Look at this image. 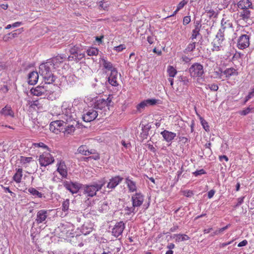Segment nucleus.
Segmentation results:
<instances>
[{
	"instance_id": "56",
	"label": "nucleus",
	"mask_w": 254,
	"mask_h": 254,
	"mask_svg": "<svg viewBox=\"0 0 254 254\" xmlns=\"http://www.w3.org/2000/svg\"><path fill=\"white\" fill-rule=\"evenodd\" d=\"M147 146L148 148L152 152L155 153L156 152V149L155 147L153 146V145L151 144H147Z\"/></svg>"
},
{
	"instance_id": "33",
	"label": "nucleus",
	"mask_w": 254,
	"mask_h": 254,
	"mask_svg": "<svg viewBox=\"0 0 254 254\" xmlns=\"http://www.w3.org/2000/svg\"><path fill=\"white\" fill-rule=\"evenodd\" d=\"M213 76L215 78H218L224 80L223 79V71L221 68L218 69L213 72Z\"/></svg>"
},
{
	"instance_id": "35",
	"label": "nucleus",
	"mask_w": 254,
	"mask_h": 254,
	"mask_svg": "<svg viewBox=\"0 0 254 254\" xmlns=\"http://www.w3.org/2000/svg\"><path fill=\"white\" fill-rule=\"evenodd\" d=\"M53 124L55 125V126H58V128L61 129V130L62 131L64 126H66V123H65V122H63L62 121V119H60L59 120L53 121Z\"/></svg>"
},
{
	"instance_id": "18",
	"label": "nucleus",
	"mask_w": 254,
	"mask_h": 254,
	"mask_svg": "<svg viewBox=\"0 0 254 254\" xmlns=\"http://www.w3.org/2000/svg\"><path fill=\"white\" fill-rule=\"evenodd\" d=\"M160 134L162 135L164 139L168 142L172 141L176 136V133L164 130L161 132Z\"/></svg>"
},
{
	"instance_id": "24",
	"label": "nucleus",
	"mask_w": 254,
	"mask_h": 254,
	"mask_svg": "<svg viewBox=\"0 0 254 254\" xmlns=\"http://www.w3.org/2000/svg\"><path fill=\"white\" fill-rule=\"evenodd\" d=\"M125 183L127 184L128 190L130 192H134L137 190L136 183L130 179L129 177L126 178Z\"/></svg>"
},
{
	"instance_id": "52",
	"label": "nucleus",
	"mask_w": 254,
	"mask_h": 254,
	"mask_svg": "<svg viewBox=\"0 0 254 254\" xmlns=\"http://www.w3.org/2000/svg\"><path fill=\"white\" fill-rule=\"evenodd\" d=\"M208 86L210 89L212 91H216L218 89V86L217 84H212L210 85H208Z\"/></svg>"
},
{
	"instance_id": "54",
	"label": "nucleus",
	"mask_w": 254,
	"mask_h": 254,
	"mask_svg": "<svg viewBox=\"0 0 254 254\" xmlns=\"http://www.w3.org/2000/svg\"><path fill=\"white\" fill-rule=\"evenodd\" d=\"M35 145L36 146H37V147H42V148H46V149L48 148V146L43 142L35 143Z\"/></svg>"
},
{
	"instance_id": "63",
	"label": "nucleus",
	"mask_w": 254,
	"mask_h": 254,
	"mask_svg": "<svg viewBox=\"0 0 254 254\" xmlns=\"http://www.w3.org/2000/svg\"><path fill=\"white\" fill-rule=\"evenodd\" d=\"M219 158L220 161H222L223 159H224L226 161H228L229 159L226 155H221L219 156Z\"/></svg>"
},
{
	"instance_id": "32",
	"label": "nucleus",
	"mask_w": 254,
	"mask_h": 254,
	"mask_svg": "<svg viewBox=\"0 0 254 254\" xmlns=\"http://www.w3.org/2000/svg\"><path fill=\"white\" fill-rule=\"evenodd\" d=\"M28 191L32 195L37 196L39 198H42L43 196V194L38 191L34 188H30L28 189Z\"/></svg>"
},
{
	"instance_id": "25",
	"label": "nucleus",
	"mask_w": 254,
	"mask_h": 254,
	"mask_svg": "<svg viewBox=\"0 0 254 254\" xmlns=\"http://www.w3.org/2000/svg\"><path fill=\"white\" fill-rule=\"evenodd\" d=\"M77 151L79 153L85 156L93 154L95 152V150H89L86 145H81L79 146L77 149Z\"/></svg>"
},
{
	"instance_id": "8",
	"label": "nucleus",
	"mask_w": 254,
	"mask_h": 254,
	"mask_svg": "<svg viewBox=\"0 0 254 254\" xmlns=\"http://www.w3.org/2000/svg\"><path fill=\"white\" fill-rule=\"evenodd\" d=\"M64 187L72 194L77 193L81 190L82 185L77 182L64 181L63 182Z\"/></svg>"
},
{
	"instance_id": "37",
	"label": "nucleus",
	"mask_w": 254,
	"mask_h": 254,
	"mask_svg": "<svg viewBox=\"0 0 254 254\" xmlns=\"http://www.w3.org/2000/svg\"><path fill=\"white\" fill-rule=\"evenodd\" d=\"M195 42H192L190 43L185 50V52H192L195 48Z\"/></svg>"
},
{
	"instance_id": "23",
	"label": "nucleus",
	"mask_w": 254,
	"mask_h": 254,
	"mask_svg": "<svg viewBox=\"0 0 254 254\" xmlns=\"http://www.w3.org/2000/svg\"><path fill=\"white\" fill-rule=\"evenodd\" d=\"M57 171L63 178H65L67 177V168L64 162H60V163L58 164Z\"/></svg>"
},
{
	"instance_id": "19",
	"label": "nucleus",
	"mask_w": 254,
	"mask_h": 254,
	"mask_svg": "<svg viewBox=\"0 0 254 254\" xmlns=\"http://www.w3.org/2000/svg\"><path fill=\"white\" fill-rule=\"evenodd\" d=\"M195 28L192 30L191 36L190 39L193 41L196 39L197 36L199 35V31L201 27V22L199 20H197L194 22Z\"/></svg>"
},
{
	"instance_id": "49",
	"label": "nucleus",
	"mask_w": 254,
	"mask_h": 254,
	"mask_svg": "<svg viewBox=\"0 0 254 254\" xmlns=\"http://www.w3.org/2000/svg\"><path fill=\"white\" fill-rule=\"evenodd\" d=\"M205 11L207 12L208 16L211 17L212 16H215V12L213 9H208V7L206 8Z\"/></svg>"
},
{
	"instance_id": "57",
	"label": "nucleus",
	"mask_w": 254,
	"mask_h": 254,
	"mask_svg": "<svg viewBox=\"0 0 254 254\" xmlns=\"http://www.w3.org/2000/svg\"><path fill=\"white\" fill-rule=\"evenodd\" d=\"M17 31H18L19 32H20V29H17L16 30H15L13 32H11V33H9V35L13 37V38H14L15 37L17 36V33L16 32Z\"/></svg>"
},
{
	"instance_id": "7",
	"label": "nucleus",
	"mask_w": 254,
	"mask_h": 254,
	"mask_svg": "<svg viewBox=\"0 0 254 254\" xmlns=\"http://www.w3.org/2000/svg\"><path fill=\"white\" fill-rule=\"evenodd\" d=\"M189 71L191 77H201L204 73L203 66L199 63H194L190 67Z\"/></svg>"
},
{
	"instance_id": "61",
	"label": "nucleus",
	"mask_w": 254,
	"mask_h": 254,
	"mask_svg": "<svg viewBox=\"0 0 254 254\" xmlns=\"http://www.w3.org/2000/svg\"><path fill=\"white\" fill-rule=\"evenodd\" d=\"M244 198H245V196H242L241 197H239L237 199V200H238L237 203L238 204V205H241L243 203Z\"/></svg>"
},
{
	"instance_id": "28",
	"label": "nucleus",
	"mask_w": 254,
	"mask_h": 254,
	"mask_svg": "<svg viewBox=\"0 0 254 254\" xmlns=\"http://www.w3.org/2000/svg\"><path fill=\"white\" fill-rule=\"evenodd\" d=\"M224 75L226 78H228L232 76L238 75V72L233 67L228 68L223 71Z\"/></svg>"
},
{
	"instance_id": "38",
	"label": "nucleus",
	"mask_w": 254,
	"mask_h": 254,
	"mask_svg": "<svg viewBox=\"0 0 254 254\" xmlns=\"http://www.w3.org/2000/svg\"><path fill=\"white\" fill-rule=\"evenodd\" d=\"M50 130L51 131H52V132H55L57 134L58 133V132H61L62 131L61 130V129L60 128H58V126H55V125H54L53 124V122H52L50 125Z\"/></svg>"
},
{
	"instance_id": "58",
	"label": "nucleus",
	"mask_w": 254,
	"mask_h": 254,
	"mask_svg": "<svg viewBox=\"0 0 254 254\" xmlns=\"http://www.w3.org/2000/svg\"><path fill=\"white\" fill-rule=\"evenodd\" d=\"M205 63L206 66H211L213 64V61L210 59H207L206 60Z\"/></svg>"
},
{
	"instance_id": "50",
	"label": "nucleus",
	"mask_w": 254,
	"mask_h": 254,
	"mask_svg": "<svg viewBox=\"0 0 254 254\" xmlns=\"http://www.w3.org/2000/svg\"><path fill=\"white\" fill-rule=\"evenodd\" d=\"M206 173L205 171L203 169H200L199 170H197L193 173V174L195 176H197L199 175H201L202 174H205Z\"/></svg>"
},
{
	"instance_id": "60",
	"label": "nucleus",
	"mask_w": 254,
	"mask_h": 254,
	"mask_svg": "<svg viewBox=\"0 0 254 254\" xmlns=\"http://www.w3.org/2000/svg\"><path fill=\"white\" fill-rule=\"evenodd\" d=\"M184 195L187 197H191L193 195V192L191 190H188L184 192Z\"/></svg>"
},
{
	"instance_id": "43",
	"label": "nucleus",
	"mask_w": 254,
	"mask_h": 254,
	"mask_svg": "<svg viewBox=\"0 0 254 254\" xmlns=\"http://www.w3.org/2000/svg\"><path fill=\"white\" fill-rule=\"evenodd\" d=\"M146 106H147L145 100H144L137 105L136 108H137V111H138L139 112H140L141 110L142 109H144L145 108V107Z\"/></svg>"
},
{
	"instance_id": "36",
	"label": "nucleus",
	"mask_w": 254,
	"mask_h": 254,
	"mask_svg": "<svg viewBox=\"0 0 254 254\" xmlns=\"http://www.w3.org/2000/svg\"><path fill=\"white\" fill-rule=\"evenodd\" d=\"M98 49L94 47L90 48L86 51L87 55L89 56H96L98 54Z\"/></svg>"
},
{
	"instance_id": "22",
	"label": "nucleus",
	"mask_w": 254,
	"mask_h": 254,
	"mask_svg": "<svg viewBox=\"0 0 254 254\" xmlns=\"http://www.w3.org/2000/svg\"><path fill=\"white\" fill-rule=\"evenodd\" d=\"M100 62L102 63L103 68L110 72H113V70H117L113 65V64L109 61H107L104 58H101L100 60Z\"/></svg>"
},
{
	"instance_id": "41",
	"label": "nucleus",
	"mask_w": 254,
	"mask_h": 254,
	"mask_svg": "<svg viewBox=\"0 0 254 254\" xmlns=\"http://www.w3.org/2000/svg\"><path fill=\"white\" fill-rule=\"evenodd\" d=\"M145 101L146 103L147 106H152L156 104L158 102L159 100H157L155 99H148L145 100Z\"/></svg>"
},
{
	"instance_id": "39",
	"label": "nucleus",
	"mask_w": 254,
	"mask_h": 254,
	"mask_svg": "<svg viewBox=\"0 0 254 254\" xmlns=\"http://www.w3.org/2000/svg\"><path fill=\"white\" fill-rule=\"evenodd\" d=\"M108 209V203L107 201H104L102 203L99 207V210L102 212L107 211Z\"/></svg>"
},
{
	"instance_id": "2",
	"label": "nucleus",
	"mask_w": 254,
	"mask_h": 254,
	"mask_svg": "<svg viewBox=\"0 0 254 254\" xmlns=\"http://www.w3.org/2000/svg\"><path fill=\"white\" fill-rule=\"evenodd\" d=\"M105 184V180L102 179L89 184L82 185L81 190L86 197H92L96 195L97 192L101 190Z\"/></svg>"
},
{
	"instance_id": "27",
	"label": "nucleus",
	"mask_w": 254,
	"mask_h": 254,
	"mask_svg": "<svg viewBox=\"0 0 254 254\" xmlns=\"http://www.w3.org/2000/svg\"><path fill=\"white\" fill-rule=\"evenodd\" d=\"M0 114L4 116H8L11 117H14V113L12 111L11 107L8 105H6L1 110Z\"/></svg>"
},
{
	"instance_id": "64",
	"label": "nucleus",
	"mask_w": 254,
	"mask_h": 254,
	"mask_svg": "<svg viewBox=\"0 0 254 254\" xmlns=\"http://www.w3.org/2000/svg\"><path fill=\"white\" fill-rule=\"evenodd\" d=\"M147 40L150 44H152L154 42V38L152 36H148Z\"/></svg>"
},
{
	"instance_id": "4",
	"label": "nucleus",
	"mask_w": 254,
	"mask_h": 254,
	"mask_svg": "<svg viewBox=\"0 0 254 254\" xmlns=\"http://www.w3.org/2000/svg\"><path fill=\"white\" fill-rule=\"evenodd\" d=\"M112 103V98L109 96L106 99H100L98 100L94 104V108L96 111H99V114L103 117L106 115L107 112L109 111V107Z\"/></svg>"
},
{
	"instance_id": "21",
	"label": "nucleus",
	"mask_w": 254,
	"mask_h": 254,
	"mask_svg": "<svg viewBox=\"0 0 254 254\" xmlns=\"http://www.w3.org/2000/svg\"><path fill=\"white\" fill-rule=\"evenodd\" d=\"M77 122H71L70 123L66 124V126H64L62 132L66 134H70L74 132L75 126H77Z\"/></svg>"
},
{
	"instance_id": "44",
	"label": "nucleus",
	"mask_w": 254,
	"mask_h": 254,
	"mask_svg": "<svg viewBox=\"0 0 254 254\" xmlns=\"http://www.w3.org/2000/svg\"><path fill=\"white\" fill-rule=\"evenodd\" d=\"M69 205V199H66L64 201L62 204V210L64 211H67L68 209Z\"/></svg>"
},
{
	"instance_id": "59",
	"label": "nucleus",
	"mask_w": 254,
	"mask_h": 254,
	"mask_svg": "<svg viewBox=\"0 0 254 254\" xmlns=\"http://www.w3.org/2000/svg\"><path fill=\"white\" fill-rule=\"evenodd\" d=\"M215 191L213 190H211L208 192V197L209 198H212L214 195Z\"/></svg>"
},
{
	"instance_id": "17",
	"label": "nucleus",
	"mask_w": 254,
	"mask_h": 254,
	"mask_svg": "<svg viewBox=\"0 0 254 254\" xmlns=\"http://www.w3.org/2000/svg\"><path fill=\"white\" fill-rule=\"evenodd\" d=\"M123 180V178L116 176L114 177H112L110 179L108 182L107 188L108 189H115L120 183H121Z\"/></svg>"
},
{
	"instance_id": "48",
	"label": "nucleus",
	"mask_w": 254,
	"mask_h": 254,
	"mask_svg": "<svg viewBox=\"0 0 254 254\" xmlns=\"http://www.w3.org/2000/svg\"><path fill=\"white\" fill-rule=\"evenodd\" d=\"M126 46L124 44H121L119 46L115 47L114 50L117 52H122L123 50L126 49Z\"/></svg>"
},
{
	"instance_id": "12",
	"label": "nucleus",
	"mask_w": 254,
	"mask_h": 254,
	"mask_svg": "<svg viewBox=\"0 0 254 254\" xmlns=\"http://www.w3.org/2000/svg\"><path fill=\"white\" fill-rule=\"evenodd\" d=\"M51 211L50 210L42 209L39 210L36 214V217L35 222L39 225L40 224H46L47 222L48 214Z\"/></svg>"
},
{
	"instance_id": "51",
	"label": "nucleus",
	"mask_w": 254,
	"mask_h": 254,
	"mask_svg": "<svg viewBox=\"0 0 254 254\" xmlns=\"http://www.w3.org/2000/svg\"><path fill=\"white\" fill-rule=\"evenodd\" d=\"M190 22V16H186L183 19V24L186 25Z\"/></svg>"
},
{
	"instance_id": "5",
	"label": "nucleus",
	"mask_w": 254,
	"mask_h": 254,
	"mask_svg": "<svg viewBox=\"0 0 254 254\" xmlns=\"http://www.w3.org/2000/svg\"><path fill=\"white\" fill-rule=\"evenodd\" d=\"M238 7L242 11L239 12L240 17L244 20H247L250 18L251 11L253 9L252 3L249 0H241L238 2Z\"/></svg>"
},
{
	"instance_id": "14",
	"label": "nucleus",
	"mask_w": 254,
	"mask_h": 254,
	"mask_svg": "<svg viewBox=\"0 0 254 254\" xmlns=\"http://www.w3.org/2000/svg\"><path fill=\"white\" fill-rule=\"evenodd\" d=\"M125 228V223L123 221L117 223L112 229L113 235L116 237H118L122 235Z\"/></svg>"
},
{
	"instance_id": "30",
	"label": "nucleus",
	"mask_w": 254,
	"mask_h": 254,
	"mask_svg": "<svg viewBox=\"0 0 254 254\" xmlns=\"http://www.w3.org/2000/svg\"><path fill=\"white\" fill-rule=\"evenodd\" d=\"M22 177V169L19 168L17 170L16 173L13 176V179L15 182L17 183H19L21 182Z\"/></svg>"
},
{
	"instance_id": "29",
	"label": "nucleus",
	"mask_w": 254,
	"mask_h": 254,
	"mask_svg": "<svg viewBox=\"0 0 254 254\" xmlns=\"http://www.w3.org/2000/svg\"><path fill=\"white\" fill-rule=\"evenodd\" d=\"M221 28L220 29H223V32H224L226 29L230 28L232 27V23L226 17L223 18L221 22Z\"/></svg>"
},
{
	"instance_id": "31",
	"label": "nucleus",
	"mask_w": 254,
	"mask_h": 254,
	"mask_svg": "<svg viewBox=\"0 0 254 254\" xmlns=\"http://www.w3.org/2000/svg\"><path fill=\"white\" fill-rule=\"evenodd\" d=\"M174 236L176 237V241L178 242L185 241L190 239V237L185 234H175Z\"/></svg>"
},
{
	"instance_id": "40",
	"label": "nucleus",
	"mask_w": 254,
	"mask_h": 254,
	"mask_svg": "<svg viewBox=\"0 0 254 254\" xmlns=\"http://www.w3.org/2000/svg\"><path fill=\"white\" fill-rule=\"evenodd\" d=\"M178 80L183 83L184 85H188L190 83V80L187 76H180L178 77Z\"/></svg>"
},
{
	"instance_id": "20",
	"label": "nucleus",
	"mask_w": 254,
	"mask_h": 254,
	"mask_svg": "<svg viewBox=\"0 0 254 254\" xmlns=\"http://www.w3.org/2000/svg\"><path fill=\"white\" fill-rule=\"evenodd\" d=\"M65 58L64 56H57L56 57H54L51 60L48 61L51 64V66L54 68H56L58 66V65L61 63H63V60Z\"/></svg>"
},
{
	"instance_id": "16",
	"label": "nucleus",
	"mask_w": 254,
	"mask_h": 254,
	"mask_svg": "<svg viewBox=\"0 0 254 254\" xmlns=\"http://www.w3.org/2000/svg\"><path fill=\"white\" fill-rule=\"evenodd\" d=\"M131 200L134 206L139 207L143 202L144 196L140 192L136 193L132 196Z\"/></svg>"
},
{
	"instance_id": "42",
	"label": "nucleus",
	"mask_w": 254,
	"mask_h": 254,
	"mask_svg": "<svg viewBox=\"0 0 254 254\" xmlns=\"http://www.w3.org/2000/svg\"><path fill=\"white\" fill-rule=\"evenodd\" d=\"M136 206H134L132 205V206L131 207H127L125 208V211H126V214L129 215L131 213H135L137 210H135Z\"/></svg>"
},
{
	"instance_id": "47",
	"label": "nucleus",
	"mask_w": 254,
	"mask_h": 254,
	"mask_svg": "<svg viewBox=\"0 0 254 254\" xmlns=\"http://www.w3.org/2000/svg\"><path fill=\"white\" fill-rule=\"evenodd\" d=\"M188 0H183L181 1L177 6V10H180L181 9L184 7V6L187 4Z\"/></svg>"
},
{
	"instance_id": "34",
	"label": "nucleus",
	"mask_w": 254,
	"mask_h": 254,
	"mask_svg": "<svg viewBox=\"0 0 254 254\" xmlns=\"http://www.w3.org/2000/svg\"><path fill=\"white\" fill-rule=\"evenodd\" d=\"M176 69L173 66H169L167 69V73L170 77H174L177 74Z\"/></svg>"
},
{
	"instance_id": "62",
	"label": "nucleus",
	"mask_w": 254,
	"mask_h": 254,
	"mask_svg": "<svg viewBox=\"0 0 254 254\" xmlns=\"http://www.w3.org/2000/svg\"><path fill=\"white\" fill-rule=\"evenodd\" d=\"M22 160L24 163H29L32 160V158L30 157H24V158Z\"/></svg>"
},
{
	"instance_id": "13",
	"label": "nucleus",
	"mask_w": 254,
	"mask_h": 254,
	"mask_svg": "<svg viewBox=\"0 0 254 254\" xmlns=\"http://www.w3.org/2000/svg\"><path fill=\"white\" fill-rule=\"evenodd\" d=\"M250 45L249 36L247 35H242L238 40L237 47L240 49H244Z\"/></svg>"
},
{
	"instance_id": "26",
	"label": "nucleus",
	"mask_w": 254,
	"mask_h": 254,
	"mask_svg": "<svg viewBox=\"0 0 254 254\" xmlns=\"http://www.w3.org/2000/svg\"><path fill=\"white\" fill-rule=\"evenodd\" d=\"M39 78V75L36 71H32L28 75V83L31 85L36 84Z\"/></svg>"
},
{
	"instance_id": "53",
	"label": "nucleus",
	"mask_w": 254,
	"mask_h": 254,
	"mask_svg": "<svg viewBox=\"0 0 254 254\" xmlns=\"http://www.w3.org/2000/svg\"><path fill=\"white\" fill-rule=\"evenodd\" d=\"M201 124H202V126H203V128H204V129H205L206 131H207V130H208V129H209V128H209V126H208V125L207 123L205 121H204V120H202V121H201Z\"/></svg>"
},
{
	"instance_id": "15",
	"label": "nucleus",
	"mask_w": 254,
	"mask_h": 254,
	"mask_svg": "<svg viewBox=\"0 0 254 254\" xmlns=\"http://www.w3.org/2000/svg\"><path fill=\"white\" fill-rule=\"evenodd\" d=\"M118 76V72L117 70H113V72H110L109 75H107L106 78L107 80L106 81V83L107 81L113 86H117L118 85V82L117 81V77Z\"/></svg>"
},
{
	"instance_id": "55",
	"label": "nucleus",
	"mask_w": 254,
	"mask_h": 254,
	"mask_svg": "<svg viewBox=\"0 0 254 254\" xmlns=\"http://www.w3.org/2000/svg\"><path fill=\"white\" fill-rule=\"evenodd\" d=\"M247 244H248V241L246 240H244L238 244V247H241L245 246Z\"/></svg>"
},
{
	"instance_id": "3",
	"label": "nucleus",
	"mask_w": 254,
	"mask_h": 254,
	"mask_svg": "<svg viewBox=\"0 0 254 254\" xmlns=\"http://www.w3.org/2000/svg\"><path fill=\"white\" fill-rule=\"evenodd\" d=\"M52 67L50 62L42 64L39 66V73L42 76L45 84H50L55 81L56 77L52 72Z\"/></svg>"
},
{
	"instance_id": "46",
	"label": "nucleus",
	"mask_w": 254,
	"mask_h": 254,
	"mask_svg": "<svg viewBox=\"0 0 254 254\" xmlns=\"http://www.w3.org/2000/svg\"><path fill=\"white\" fill-rule=\"evenodd\" d=\"M252 110V108H251L250 107H249L245 109L244 110L240 111L239 114L241 115L246 116V115H248L249 113H250Z\"/></svg>"
},
{
	"instance_id": "45",
	"label": "nucleus",
	"mask_w": 254,
	"mask_h": 254,
	"mask_svg": "<svg viewBox=\"0 0 254 254\" xmlns=\"http://www.w3.org/2000/svg\"><path fill=\"white\" fill-rule=\"evenodd\" d=\"M21 25H22L21 22H16L13 24H8L5 27V29H8L11 28H15L20 26Z\"/></svg>"
},
{
	"instance_id": "10",
	"label": "nucleus",
	"mask_w": 254,
	"mask_h": 254,
	"mask_svg": "<svg viewBox=\"0 0 254 254\" xmlns=\"http://www.w3.org/2000/svg\"><path fill=\"white\" fill-rule=\"evenodd\" d=\"M99 112V111H96L94 108L86 110L82 115V119L85 122H90L97 117Z\"/></svg>"
},
{
	"instance_id": "11",
	"label": "nucleus",
	"mask_w": 254,
	"mask_h": 254,
	"mask_svg": "<svg viewBox=\"0 0 254 254\" xmlns=\"http://www.w3.org/2000/svg\"><path fill=\"white\" fill-rule=\"evenodd\" d=\"M39 162L41 166L46 167L54 162V159L49 152H44L39 156Z\"/></svg>"
},
{
	"instance_id": "9",
	"label": "nucleus",
	"mask_w": 254,
	"mask_h": 254,
	"mask_svg": "<svg viewBox=\"0 0 254 254\" xmlns=\"http://www.w3.org/2000/svg\"><path fill=\"white\" fill-rule=\"evenodd\" d=\"M30 92L34 96H40L47 95L52 92V91L48 89L47 85H39L35 88H32Z\"/></svg>"
},
{
	"instance_id": "6",
	"label": "nucleus",
	"mask_w": 254,
	"mask_h": 254,
	"mask_svg": "<svg viewBox=\"0 0 254 254\" xmlns=\"http://www.w3.org/2000/svg\"><path fill=\"white\" fill-rule=\"evenodd\" d=\"M223 29H219L216 34L215 38L213 39L212 45L213 48L212 50L213 51H220L223 50V42L225 40L224 32H223Z\"/></svg>"
},
{
	"instance_id": "1",
	"label": "nucleus",
	"mask_w": 254,
	"mask_h": 254,
	"mask_svg": "<svg viewBox=\"0 0 254 254\" xmlns=\"http://www.w3.org/2000/svg\"><path fill=\"white\" fill-rule=\"evenodd\" d=\"M62 114L60 115V117L59 118L62 119V121L67 124L77 122L76 114L72 105L64 102L62 106Z\"/></svg>"
}]
</instances>
